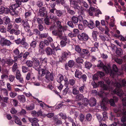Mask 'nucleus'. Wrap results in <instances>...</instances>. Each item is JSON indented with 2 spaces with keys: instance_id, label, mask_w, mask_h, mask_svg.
I'll return each instance as SVG.
<instances>
[{
  "instance_id": "nucleus-41",
  "label": "nucleus",
  "mask_w": 126,
  "mask_h": 126,
  "mask_svg": "<svg viewBox=\"0 0 126 126\" xmlns=\"http://www.w3.org/2000/svg\"><path fill=\"white\" fill-rule=\"evenodd\" d=\"M5 19L4 21V23L5 25L8 24L10 22V18L8 17H6L5 18Z\"/></svg>"
},
{
  "instance_id": "nucleus-31",
  "label": "nucleus",
  "mask_w": 126,
  "mask_h": 126,
  "mask_svg": "<svg viewBox=\"0 0 126 126\" xmlns=\"http://www.w3.org/2000/svg\"><path fill=\"white\" fill-rule=\"evenodd\" d=\"M83 105L84 106H87L89 102V100L86 98H85L83 99Z\"/></svg>"
},
{
  "instance_id": "nucleus-44",
  "label": "nucleus",
  "mask_w": 126,
  "mask_h": 126,
  "mask_svg": "<svg viewBox=\"0 0 126 126\" xmlns=\"http://www.w3.org/2000/svg\"><path fill=\"white\" fill-rule=\"evenodd\" d=\"M0 31L2 33L5 32L6 31L5 28L2 25H0Z\"/></svg>"
},
{
  "instance_id": "nucleus-57",
  "label": "nucleus",
  "mask_w": 126,
  "mask_h": 126,
  "mask_svg": "<svg viewBox=\"0 0 126 126\" xmlns=\"http://www.w3.org/2000/svg\"><path fill=\"white\" fill-rule=\"evenodd\" d=\"M45 45L44 43V42L43 41H41L39 43V47L42 48H43L45 47Z\"/></svg>"
},
{
  "instance_id": "nucleus-3",
  "label": "nucleus",
  "mask_w": 126,
  "mask_h": 126,
  "mask_svg": "<svg viewBox=\"0 0 126 126\" xmlns=\"http://www.w3.org/2000/svg\"><path fill=\"white\" fill-rule=\"evenodd\" d=\"M98 62L99 63L97 64V66L102 67L103 70L106 73H111L110 75L111 76L112 72L111 68L110 67H107L106 66L104 65L103 63L101 61H99Z\"/></svg>"
},
{
  "instance_id": "nucleus-12",
  "label": "nucleus",
  "mask_w": 126,
  "mask_h": 126,
  "mask_svg": "<svg viewBox=\"0 0 126 126\" xmlns=\"http://www.w3.org/2000/svg\"><path fill=\"white\" fill-rule=\"evenodd\" d=\"M46 12V8L43 7L40 8L39 10V12L38 13V15L40 16H43Z\"/></svg>"
},
{
  "instance_id": "nucleus-49",
  "label": "nucleus",
  "mask_w": 126,
  "mask_h": 126,
  "mask_svg": "<svg viewBox=\"0 0 126 126\" xmlns=\"http://www.w3.org/2000/svg\"><path fill=\"white\" fill-rule=\"evenodd\" d=\"M13 53L16 56H18L20 54V51L17 48H16L13 50Z\"/></svg>"
},
{
  "instance_id": "nucleus-27",
  "label": "nucleus",
  "mask_w": 126,
  "mask_h": 126,
  "mask_svg": "<svg viewBox=\"0 0 126 126\" xmlns=\"http://www.w3.org/2000/svg\"><path fill=\"white\" fill-rule=\"evenodd\" d=\"M116 53L117 55L120 56L122 54L123 51L122 49L118 48H117L116 51Z\"/></svg>"
},
{
  "instance_id": "nucleus-24",
  "label": "nucleus",
  "mask_w": 126,
  "mask_h": 126,
  "mask_svg": "<svg viewBox=\"0 0 126 126\" xmlns=\"http://www.w3.org/2000/svg\"><path fill=\"white\" fill-rule=\"evenodd\" d=\"M25 38H23L21 40V44L25 48H26V47L28 45V44L25 42Z\"/></svg>"
},
{
  "instance_id": "nucleus-9",
  "label": "nucleus",
  "mask_w": 126,
  "mask_h": 126,
  "mask_svg": "<svg viewBox=\"0 0 126 126\" xmlns=\"http://www.w3.org/2000/svg\"><path fill=\"white\" fill-rule=\"evenodd\" d=\"M114 112L117 113L120 112L122 113L123 115H126V111L124 112V109L122 106H120L115 108L114 109Z\"/></svg>"
},
{
  "instance_id": "nucleus-32",
  "label": "nucleus",
  "mask_w": 126,
  "mask_h": 126,
  "mask_svg": "<svg viewBox=\"0 0 126 126\" xmlns=\"http://www.w3.org/2000/svg\"><path fill=\"white\" fill-rule=\"evenodd\" d=\"M108 101V99L106 98H104L100 103L101 106L103 105H105L107 103Z\"/></svg>"
},
{
  "instance_id": "nucleus-40",
  "label": "nucleus",
  "mask_w": 126,
  "mask_h": 126,
  "mask_svg": "<svg viewBox=\"0 0 126 126\" xmlns=\"http://www.w3.org/2000/svg\"><path fill=\"white\" fill-rule=\"evenodd\" d=\"M99 37L100 39L102 41H104L106 40H108V37H107L106 36H104L103 35H100Z\"/></svg>"
},
{
  "instance_id": "nucleus-22",
  "label": "nucleus",
  "mask_w": 126,
  "mask_h": 126,
  "mask_svg": "<svg viewBox=\"0 0 126 126\" xmlns=\"http://www.w3.org/2000/svg\"><path fill=\"white\" fill-rule=\"evenodd\" d=\"M84 96L81 94H77L76 97V99L78 101H80L83 99Z\"/></svg>"
},
{
  "instance_id": "nucleus-14",
  "label": "nucleus",
  "mask_w": 126,
  "mask_h": 126,
  "mask_svg": "<svg viewBox=\"0 0 126 126\" xmlns=\"http://www.w3.org/2000/svg\"><path fill=\"white\" fill-rule=\"evenodd\" d=\"M96 100L94 98L92 97L89 100V104L91 106H95L96 103Z\"/></svg>"
},
{
  "instance_id": "nucleus-5",
  "label": "nucleus",
  "mask_w": 126,
  "mask_h": 126,
  "mask_svg": "<svg viewBox=\"0 0 126 126\" xmlns=\"http://www.w3.org/2000/svg\"><path fill=\"white\" fill-rule=\"evenodd\" d=\"M71 55V53L68 50L64 51L62 53V54L60 59H61L62 60H66L68 56H70Z\"/></svg>"
},
{
  "instance_id": "nucleus-10",
  "label": "nucleus",
  "mask_w": 126,
  "mask_h": 126,
  "mask_svg": "<svg viewBox=\"0 0 126 126\" xmlns=\"http://www.w3.org/2000/svg\"><path fill=\"white\" fill-rule=\"evenodd\" d=\"M22 24L25 30H26L28 29H30V26L29 23L28 22L27 20H22Z\"/></svg>"
},
{
  "instance_id": "nucleus-63",
  "label": "nucleus",
  "mask_w": 126,
  "mask_h": 126,
  "mask_svg": "<svg viewBox=\"0 0 126 126\" xmlns=\"http://www.w3.org/2000/svg\"><path fill=\"white\" fill-rule=\"evenodd\" d=\"M102 88L104 90H107L109 88V86L108 85L104 84Z\"/></svg>"
},
{
  "instance_id": "nucleus-47",
  "label": "nucleus",
  "mask_w": 126,
  "mask_h": 126,
  "mask_svg": "<svg viewBox=\"0 0 126 126\" xmlns=\"http://www.w3.org/2000/svg\"><path fill=\"white\" fill-rule=\"evenodd\" d=\"M55 13L56 15L59 17H60L63 14L62 12L60 10H56Z\"/></svg>"
},
{
  "instance_id": "nucleus-60",
  "label": "nucleus",
  "mask_w": 126,
  "mask_h": 126,
  "mask_svg": "<svg viewBox=\"0 0 126 126\" xmlns=\"http://www.w3.org/2000/svg\"><path fill=\"white\" fill-rule=\"evenodd\" d=\"M9 81L11 82H13L15 79L14 76L12 75H9Z\"/></svg>"
},
{
  "instance_id": "nucleus-58",
  "label": "nucleus",
  "mask_w": 126,
  "mask_h": 126,
  "mask_svg": "<svg viewBox=\"0 0 126 126\" xmlns=\"http://www.w3.org/2000/svg\"><path fill=\"white\" fill-rule=\"evenodd\" d=\"M48 34L47 33H45L40 34L39 37L41 38H46Z\"/></svg>"
},
{
  "instance_id": "nucleus-6",
  "label": "nucleus",
  "mask_w": 126,
  "mask_h": 126,
  "mask_svg": "<svg viewBox=\"0 0 126 126\" xmlns=\"http://www.w3.org/2000/svg\"><path fill=\"white\" fill-rule=\"evenodd\" d=\"M28 119L29 121L32 123V126H39V125L38 123L39 121L37 118H29Z\"/></svg>"
},
{
  "instance_id": "nucleus-4",
  "label": "nucleus",
  "mask_w": 126,
  "mask_h": 126,
  "mask_svg": "<svg viewBox=\"0 0 126 126\" xmlns=\"http://www.w3.org/2000/svg\"><path fill=\"white\" fill-rule=\"evenodd\" d=\"M0 43L2 46H9L11 45L12 43L9 40L4 38H1L0 40Z\"/></svg>"
},
{
  "instance_id": "nucleus-15",
  "label": "nucleus",
  "mask_w": 126,
  "mask_h": 126,
  "mask_svg": "<svg viewBox=\"0 0 126 126\" xmlns=\"http://www.w3.org/2000/svg\"><path fill=\"white\" fill-rule=\"evenodd\" d=\"M82 52H81L79 54V56L81 58H84L85 56V54H87L89 53V51L87 49H83L82 50Z\"/></svg>"
},
{
  "instance_id": "nucleus-34",
  "label": "nucleus",
  "mask_w": 126,
  "mask_h": 126,
  "mask_svg": "<svg viewBox=\"0 0 126 126\" xmlns=\"http://www.w3.org/2000/svg\"><path fill=\"white\" fill-rule=\"evenodd\" d=\"M15 122L16 124L20 125L22 124V122L18 117L16 116H15Z\"/></svg>"
},
{
  "instance_id": "nucleus-2",
  "label": "nucleus",
  "mask_w": 126,
  "mask_h": 126,
  "mask_svg": "<svg viewBox=\"0 0 126 126\" xmlns=\"http://www.w3.org/2000/svg\"><path fill=\"white\" fill-rule=\"evenodd\" d=\"M41 71V74L40 70H38V77L39 80H41L42 79V77L45 75V78L48 81H53L54 78L52 73H50L48 70L44 69H42Z\"/></svg>"
},
{
  "instance_id": "nucleus-7",
  "label": "nucleus",
  "mask_w": 126,
  "mask_h": 126,
  "mask_svg": "<svg viewBox=\"0 0 126 126\" xmlns=\"http://www.w3.org/2000/svg\"><path fill=\"white\" fill-rule=\"evenodd\" d=\"M52 33L53 35L57 36L60 38L62 37V34L63 32L62 30L59 29L54 30L52 32Z\"/></svg>"
},
{
  "instance_id": "nucleus-54",
  "label": "nucleus",
  "mask_w": 126,
  "mask_h": 126,
  "mask_svg": "<svg viewBox=\"0 0 126 126\" xmlns=\"http://www.w3.org/2000/svg\"><path fill=\"white\" fill-rule=\"evenodd\" d=\"M112 18L110 19V22L109 25L110 26L113 27L114 26V18H113V16H112Z\"/></svg>"
},
{
  "instance_id": "nucleus-25",
  "label": "nucleus",
  "mask_w": 126,
  "mask_h": 126,
  "mask_svg": "<svg viewBox=\"0 0 126 126\" xmlns=\"http://www.w3.org/2000/svg\"><path fill=\"white\" fill-rule=\"evenodd\" d=\"M47 58H45L44 59L41 57L39 58V60L40 63L42 64H46L47 62Z\"/></svg>"
},
{
  "instance_id": "nucleus-64",
  "label": "nucleus",
  "mask_w": 126,
  "mask_h": 126,
  "mask_svg": "<svg viewBox=\"0 0 126 126\" xmlns=\"http://www.w3.org/2000/svg\"><path fill=\"white\" fill-rule=\"evenodd\" d=\"M31 12L29 11L26 12L25 15V18H26L28 17L31 16Z\"/></svg>"
},
{
  "instance_id": "nucleus-29",
  "label": "nucleus",
  "mask_w": 126,
  "mask_h": 126,
  "mask_svg": "<svg viewBox=\"0 0 126 126\" xmlns=\"http://www.w3.org/2000/svg\"><path fill=\"white\" fill-rule=\"evenodd\" d=\"M75 50L78 52L80 53H81V49L80 47V46L78 45H75Z\"/></svg>"
},
{
  "instance_id": "nucleus-50",
  "label": "nucleus",
  "mask_w": 126,
  "mask_h": 126,
  "mask_svg": "<svg viewBox=\"0 0 126 126\" xmlns=\"http://www.w3.org/2000/svg\"><path fill=\"white\" fill-rule=\"evenodd\" d=\"M17 67V63L15 62L14 64L13 65L12 67V71L13 72H15L16 70Z\"/></svg>"
},
{
  "instance_id": "nucleus-23",
  "label": "nucleus",
  "mask_w": 126,
  "mask_h": 126,
  "mask_svg": "<svg viewBox=\"0 0 126 126\" xmlns=\"http://www.w3.org/2000/svg\"><path fill=\"white\" fill-rule=\"evenodd\" d=\"M56 27L58 29L62 30L63 27L61 25V22L59 21H57L56 22Z\"/></svg>"
},
{
  "instance_id": "nucleus-1",
  "label": "nucleus",
  "mask_w": 126,
  "mask_h": 126,
  "mask_svg": "<svg viewBox=\"0 0 126 126\" xmlns=\"http://www.w3.org/2000/svg\"><path fill=\"white\" fill-rule=\"evenodd\" d=\"M121 83V85L118 83H115L114 85L116 86V88L113 91V93L114 94H116L119 96H126V97L123 99L122 101L123 105L126 107V95H125V94H124L122 91L120 89L122 86H126V81H125V79H123L122 80Z\"/></svg>"
},
{
  "instance_id": "nucleus-52",
  "label": "nucleus",
  "mask_w": 126,
  "mask_h": 126,
  "mask_svg": "<svg viewBox=\"0 0 126 126\" xmlns=\"http://www.w3.org/2000/svg\"><path fill=\"white\" fill-rule=\"evenodd\" d=\"M22 71L23 73H25L28 72V68L25 66H23L22 67Z\"/></svg>"
},
{
  "instance_id": "nucleus-39",
  "label": "nucleus",
  "mask_w": 126,
  "mask_h": 126,
  "mask_svg": "<svg viewBox=\"0 0 126 126\" xmlns=\"http://www.w3.org/2000/svg\"><path fill=\"white\" fill-rule=\"evenodd\" d=\"M23 54V52H21L17 56H15L14 57V62H16L18 58H20L22 56Z\"/></svg>"
},
{
  "instance_id": "nucleus-13",
  "label": "nucleus",
  "mask_w": 126,
  "mask_h": 126,
  "mask_svg": "<svg viewBox=\"0 0 126 126\" xmlns=\"http://www.w3.org/2000/svg\"><path fill=\"white\" fill-rule=\"evenodd\" d=\"M45 51L47 55L48 56L52 55L53 51L52 49L49 47H47L45 49Z\"/></svg>"
},
{
  "instance_id": "nucleus-61",
  "label": "nucleus",
  "mask_w": 126,
  "mask_h": 126,
  "mask_svg": "<svg viewBox=\"0 0 126 126\" xmlns=\"http://www.w3.org/2000/svg\"><path fill=\"white\" fill-rule=\"evenodd\" d=\"M25 31L27 32L29 36H31L33 35V33L31 31L30 29H28L27 30H25Z\"/></svg>"
},
{
  "instance_id": "nucleus-35",
  "label": "nucleus",
  "mask_w": 126,
  "mask_h": 126,
  "mask_svg": "<svg viewBox=\"0 0 126 126\" xmlns=\"http://www.w3.org/2000/svg\"><path fill=\"white\" fill-rule=\"evenodd\" d=\"M26 64L28 67H31L32 66L33 62L30 60H28L26 61Z\"/></svg>"
},
{
  "instance_id": "nucleus-62",
  "label": "nucleus",
  "mask_w": 126,
  "mask_h": 126,
  "mask_svg": "<svg viewBox=\"0 0 126 126\" xmlns=\"http://www.w3.org/2000/svg\"><path fill=\"white\" fill-rule=\"evenodd\" d=\"M17 95L16 93H14L12 92H11L10 93V96L12 98H14Z\"/></svg>"
},
{
  "instance_id": "nucleus-30",
  "label": "nucleus",
  "mask_w": 126,
  "mask_h": 126,
  "mask_svg": "<svg viewBox=\"0 0 126 126\" xmlns=\"http://www.w3.org/2000/svg\"><path fill=\"white\" fill-rule=\"evenodd\" d=\"M26 108L28 110H33L34 108V105L33 104H32L30 106H26Z\"/></svg>"
},
{
  "instance_id": "nucleus-21",
  "label": "nucleus",
  "mask_w": 126,
  "mask_h": 126,
  "mask_svg": "<svg viewBox=\"0 0 126 126\" xmlns=\"http://www.w3.org/2000/svg\"><path fill=\"white\" fill-rule=\"evenodd\" d=\"M82 74V73L81 72L76 70L75 72V77L79 79H80Z\"/></svg>"
},
{
  "instance_id": "nucleus-33",
  "label": "nucleus",
  "mask_w": 126,
  "mask_h": 126,
  "mask_svg": "<svg viewBox=\"0 0 126 126\" xmlns=\"http://www.w3.org/2000/svg\"><path fill=\"white\" fill-rule=\"evenodd\" d=\"M6 63L8 65H11L14 63V60L12 59H6Z\"/></svg>"
},
{
  "instance_id": "nucleus-20",
  "label": "nucleus",
  "mask_w": 126,
  "mask_h": 126,
  "mask_svg": "<svg viewBox=\"0 0 126 126\" xmlns=\"http://www.w3.org/2000/svg\"><path fill=\"white\" fill-rule=\"evenodd\" d=\"M88 26L91 29H93L95 27V24L94 22L92 20H90L88 23Z\"/></svg>"
},
{
  "instance_id": "nucleus-36",
  "label": "nucleus",
  "mask_w": 126,
  "mask_h": 126,
  "mask_svg": "<svg viewBox=\"0 0 126 126\" xmlns=\"http://www.w3.org/2000/svg\"><path fill=\"white\" fill-rule=\"evenodd\" d=\"M92 66L91 63L89 62L86 61L85 64V66L86 68L89 69Z\"/></svg>"
},
{
  "instance_id": "nucleus-16",
  "label": "nucleus",
  "mask_w": 126,
  "mask_h": 126,
  "mask_svg": "<svg viewBox=\"0 0 126 126\" xmlns=\"http://www.w3.org/2000/svg\"><path fill=\"white\" fill-rule=\"evenodd\" d=\"M33 62L34 63V67L36 68V67L39 66L40 62L38 59L36 58H33Z\"/></svg>"
},
{
  "instance_id": "nucleus-18",
  "label": "nucleus",
  "mask_w": 126,
  "mask_h": 126,
  "mask_svg": "<svg viewBox=\"0 0 126 126\" xmlns=\"http://www.w3.org/2000/svg\"><path fill=\"white\" fill-rule=\"evenodd\" d=\"M18 100L21 102H24L26 101V98L24 95H19L17 97Z\"/></svg>"
},
{
  "instance_id": "nucleus-19",
  "label": "nucleus",
  "mask_w": 126,
  "mask_h": 126,
  "mask_svg": "<svg viewBox=\"0 0 126 126\" xmlns=\"http://www.w3.org/2000/svg\"><path fill=\"white\" fill-rule=\"evenodd\" d=\"M113 99H111L109 101L110 105L112 106H114L115 104L114 102H116L118 100V99L117 98L114 97Z\"/></svg>"
},
{
  "instance_id": "nucleus-42",
  "label": "nucleus",
  "mask_w": 126,
  "mask_h": 126,
  "mask_svg": "<svg viewBox=\"0 0 126 126\" xmlns=\"http://www.w3.org/2000/svg\"><path fill=\"white\" fill-rule=\"evenodd\" d=\"M37 43L35 41H32L31 43L30 46L31 47L34 48L36 46Z\"/></svg>"
},
{
  "instance_id": "nucleus-38",
  "label": "nucleus",
  "mask_w": 126,
  "mask_h": 126,
  "mask_svg": "<svg viewBox=\"0 0 126 126\" xmlns=\"http://www.w3.org/2000/svg\"><path fill=\"white\" fill-rule=\"evenodd\" d=\"M74 64V62L73 60H70L69 61L68 63V65L69 67L71 68L73 66Z\"/></svg>"
},
{
  "instance_id": "nucleus-55",
  "label": "nucleus",
  "mask_w": 126,
  "mask_h": 126,
  "mask_svg": "<svg viewBox=\"0 0 126 126\" xmlns=\"http://www.w3.org/2000/svg\"><path fill=\"white\" fill-rule=\"evenodd\" d=\"M73 22L72 21H68L67 23V24L70 27L73 28L74 27V25Z\"/></svg>"
},
{
  "instance_id": "nucleus-26",
  "label": "nucleus",
  "mask_w": 126,
  "mask_h": 126,
  "mask_svg": "<svg viewBox=\"0 0 126 126\" xmlns=\"http://www.w3.org/2000/svg\"><path fill=\"white\" fill-rule=\"evenodd\" d=\"M71 20L73 22L74 24L77 23L78 21L79 18L75 16H73L71 18Z\"/></svg>"
},
{
  "instance_id": "nucleus-48",
  "label": "nucleus",
  "mask_w": 126,
  "mask_h": 126,
  "mask_svg": "<svg viewBox=\"0 0 126 126\" xmlns=\"http://www.w3.org/2000/svg\"><path fill=\"white\" fill-rule=\"evenodd\" d=\"M44 21L45 24L47 25H50L51 24V22L48 18H45L44 19Z\"/></svg>"
},
{
  "instance_id": "nucleus-8",
  "label": "nucleus",
  "mask_w": 126,
  "mask_h": 126,
  "mask_svg": "<svg viewBox=\"0 0 126 126\" xmlns=\"http://www.w3.org/2000/svg\"><path fill=\"white\" fill-rule=\"evenodd\" d=\"M78 37L80 40L86 41L88 39V35L84 33H82L78 35Z\"/></svg>"
},
{
  "instance_id": "nucleus-28",
  "label": "nucleus",
  "mask_w": 126,
  "mask_h": 126,
  "mask_svg": "<svg viewBox=\"0 0 126 126\" xmlns=\"http://www.w3.org/2000/svg\"><path fill=\"white\" fill-rule=\"evenodd\" d=\"M98 33L97 31H94L92 32V36L95 41H96L97 40V34Z\"/></svg>"
},
{
  "instance_id": "nucleus-11",
  "label": "nucleus",
  "mask_w": 126,
  "mask_h": 126,
  "mask_svg": "<svg viewBox=\"0 0 126 126\" xmlns=\"http://www.w3.org/2000/svg\"><path fill=\"white\" fill-rule=\"evenodd\" d=\"M81 0H78L77 1H74L72 3V4L73 5V7L75 9H80V7L78 5V3L80 4L81 3Z\"/></svg>"
},
{
  "instance_id": "nucleus-43",
  "label": "nucleus",
  "mask_w": 126,
  "mask_h": 126,
  "mask_svg": "<svg viewBox=\"0 0 126 126\" xmlns=\"http://www.w3.org/2000/svg\"><path fill=\"white\" fill-rule=\"evenodd\" d=\"M114 61L117 63L119 64H122L123 62V60H122V59L119 58H115V59Z\"/></svg>"
},
{
  "instance_id": "nucleus-59",
  "label": "nucleus",
  "mask_w": 126,
  "mask_h": 126,
  "mask_svg": "<svg viewBox=\"0 0 126 126\" xmlns=\"http://www.w3.org/2000/svg\"><path fill=\"white\" fill-rule=\"evenodd\" d=\"M76 61L78 63H82L83 62V61L81 57H79L76 59Z\"/></svg>"
},
{
  "instance_id": "nucleus-51",
  "label": "nucleus",
  "mask_w": 126,
  "mask_h": 126,
  "mask_svg": "<svg viewBox=\"0 0 126 126\" xmlns=\"http://www.w3.org/2000/svg\"><path fill=\"white\" fill-rule=\"evenodd\" d=\"M16 79H19V78L22 77L19 71L18 70H16Z\"/></svg>"
},
{
  "instance_id": "nucleus-46",
  "label": "nucleus",
  "mask_w": 126,
  "mask_h": 126,
  "mask_svg": "<svg viewBox=\"0 0 126 126\" xmlns=\"http://www.w3.org/2000/svg\"><path fill=\"white\" fill-rule=\"evenodd\" d=\"M92 116L91 114L88 113L87 114L86 116V118L88 121H90L92 119Z\"/></svg>"
},
{
  "instance_id": "nucleus-45",
  "label": "nucleus",
  "mask_w": 126,
  "mask_h": 126,
  "mask_svg": "<svg viewBox=\"0 0 126 126\" xmlns=\"http://www.w3.org/2000/svg\"><path fill=\"white\" fill-rule=\"evenodd\" d=\"M79 91L75 88H73L72 90V93L74 95H77L79 93Z\"/></svg>"
},
{
  "instance_id": "nucleus-37",
  "label": "nucleus",
  "mask_w": 126,
  "mask_h": 126,
  "mask_svg": "<svg viewBox=\"0 0 126 126\" xmlns=\"http://www.w3.org/2000/svg\"><path fill=\"white\" fill-rule=\"evenodd\" d=\"M17 7H18L17 6V5L15 4H12L11 5H10L9 8L12 11H14L15 10L16 8Z\"/></svg>"
},
{
  "instance_id": "nucleus-56",
  "label": "nucleus",
  "mask_w": 126,
  "mask_h": 126,
  "mask_svg": "<svg viewBox=\"0 0 126 126\" xmlns=\"http://www.w3.org/2000/svg\"><path fill=\"white\" fill-rule=\"evenodd\" d=\"M95 12V16H97L98 17L99 14H102L101 12L99 9L96 10Z\"/></svg>"
},
{
  "instance_id": "nucleus-17",
  "label": "nucleus",
  "mask_w": 126,
  "mask_h": 126,
  "mask_svg": "<svg viewBox=\"0 0 126 126\" xmlns=\"http://www.w3.org/2000/svg\"><path fill=\"white\" fill-rule=\"evenodd\" d=\"M63 79V76L62 74H59L58 75L57 77L56 80L58 82L61 83Z\"/></svg>"
},
{
  "instance_id": "nucleus-53",
  "label": "nucleus",
  "mask_w": 126,
  "mask_h": 126,
  "mask_svg": "<svg viewBox=\"0 0 126 126\" xmlns=\"http://www.w3.org/2000/svg\"><path fill=\"white\" fill-rule=\"evenodd\" d=\"M109 30L107 26H106L105 27V33L107 35L108 37H109L110 34L109 33Z\"/></svg>"
}]
</instances>
